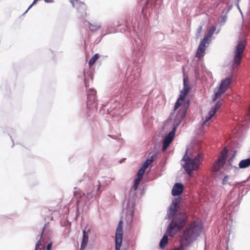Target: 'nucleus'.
Returning a JSON list of instances; mask_svg holds the SVG:
<instances>
[{"instance_id":"27","label":"nucleus","mask_w":250,"mask_h":250,"mask_svg":"<svg viewBox=\"0 0 250 250\" xmlns=\"http://www.w3.org/2000/svg\"><path fill=\"white\" fill-rule=\"evenodd\" d=\"M225 92V91L224 90L221 89L220 88H219L218 91L214 94L212 100L213 101H216L217 99V98L219 97L221 95V94L224 93Z\"/></svg>"},{"instance_id":"7","label":"nucleus","mask_w":250,"mask_h":250,"mask_svg":"<svg viewBox=\"0 0 250 250\" xmlns=\"http://www.w3.org/2000/svg\"><path fill=\"white\" fill-rule=\"evenodd\" d=\"M189 101L185 103L184 107L179 110L176 116L174 115V113H171L166 123H164V125L171 124L172 121H173L172 125H180L185 117L187 110L189 105Z\"/></svg>"},{"instance_id":"6","label":"nucleus","mask_w":250,"mask_h":250,"mask_svg":"<svg viewBox=\"0 0 250 250\" xmlns=\"http://www.w3.org/2000/svg\"><path fill=\"white\" fill-rule=\"evenodd\" d=\"M124 106V104H121L117 100H111L105 105L101 107L100 111L101 112L104 110V114L106 110L108 114L114 117H117L119 120L120 117L125 114V112L123 113Z\"/></svg>"},{"instance_id":"34","label":"nucleus","mask_w":250,"mask_h":250,"mask_svg":"<svg viewBox=\"0 0 250 250\" xmlns=\"http://www.w3.org/2000/svg\"><path fill=\"white\" fill-rule=\"evenodd\" d=\"M208 114V116L206 117V122L209 121L213 116H212L211 111L210 110H209Z\"/></svg>"},{"instance_id":"12","label":"nucleus","mask_w":250,"mask_h":250,"mask_svg":"<svg viewBox=\"0 0 250 250\" xmlns=\"http://www.w3.org/2000/svg\"><path fill=\"white\" fill-rule=\"evenodd\" d=\"M123 222L120 220L119 223L116 229L115 241H116V248L115 250H120L123 241Z\"/></svg>"},{"instance_id":"23","label":"nucleus","mask_w":250,"mask_h":250,"mask_svg":"<svg viewBox=\"0 0 250 250\" xmlns=\"http://www.w3.org/2000/svg\"><path fill=\"white\" fill-rule=\"evenodd\" d=\"M88 23L89 24V29L91 32H96L101 27L100 24H92L89 21H88Z\"/></svg>"},{"instance_id":"24","label":"nucleus","mask_w":250,"mask_h":250,"mask_svg":"<svg viewBox=\"0 0 250 250\" xmlns=\"http://www.w3.org/2000/svg\"><path fill=\"white\" fill-rule=\"evenodd\" d=\"M222 103L220 101H217L216 103L215 104L213 107L211 108L210 110L211 111V115L213 116L217 110L221 106Z\"/></svg>"},{"instance_id":"26","label":"nucleus","mask_w":250,"mask_h":250,"mask_svg":"<svg viewBox=\"0 0 250 250\" xmlns=\"http://www.w3.org/2000/svg\"><path fill=\"white\" fill-rule=\"evenodd\" d=\"M142 179L136 177L135 178V180H134V185L132 186V188L134 189V190H136L139 187V185Z\"/></svg>"},{"instance_id":"14","label":"nucleus","mask_w":250,"mask_h":250,"mask_svg":"<svg viewBox=\"0 0 250 250\" xmlns=\"http://www.w3.org/2000/svg\"><path fill=\"white\" fill-rule=\"evenodd\" d=\"M70 1L72 6L76 8L82 16L86 15V6L84 2L79 0H70Z\"/></svg>"},{"instance_id":"13","label":"nucleus","mask_w":250,"mask_h":250,"mask_svg":"<svg viewBox=\"0 0 250 250\" xmlns=\"http://www.w3.org/2000/svg\"><path fill=\"white\" fill-rule=\"evenodd\" d=\"M177 130L176 126H175L172 128V130H171L168 134L166 135V137L164 139L163 142V146H162V151L165 152L169 146V145L172 142L174 136H175V132Z\"/></svg>"},{"instance_id":"4","label":"nucleus","mask_w":250,"mask_h":250,"mask_svg":"<svg viewBox=\"0 0 250 250\" xmlns=\"http://www.w3.org/2000/svg\"><path fill=\"white\" fill-rule=\"evenodd\" d=\"M125 26L127 31L137 34V37L134 39L135 45L133 50L134 54L137 57L142 56L145 52L146 46V41L142 28L140 29V27L135 23L131 25L128 22H126Z\"/></svg>"},{"instance_id":"38","label":"nucleus","mask_w":250,"mask_h":250,"mask_svg":"<svg viewBox=\"0 0 250 250\" xmlns=\"http://www.w3.org/2000/svg\"><path fill=\"white\" fill-rule=\"evenodd\" d=\"M46 2H52V0H44Z\"/></svg>"},{"instance_id":"5","label":"nucleus","mask_w":250,"mask_h":250,"mask_svg":"<svg viewBox=\"0 0 250 250\" xmlns=\"http://www.w3.org/2000/svg\"><path fill=\"white\" fill-rule=\"evenodd\" d=\"M187 152L183 158V160L185 162L184 167L189 176H192V171L197 170L202 164L203 154L198 153L193 158H191L187 155Z\"/></svg>"},{"instance_id":"35","label":"nucleus","mask_w":250,"mask_h":250,"mask_svg":"<svg viewBox=\"0 0 250 250\" xmlns=\"http://www.w3.org/2000/svg\"><path fill=\"white\" fill-rule=\"evenodd\" d=\"M202 30V26H199L197 29V33L198 34V36H199V35L200 34V33H201Z\"/></svg>"},{"instance_id":"32","label":"nucleus","mask_w":250,"mask_h":250,"mask_svg":"<svg viewBox=\"0 0 250 250\" xmlns=\"http://www.w3.org/2000/svg\"><path fill=\"white\" fill-rule=\"evenodd\" d=\"M94 196V191H91L87 193L86 196L88 199H90Z\"/></svg>"},{"instance_id":"2","label":"nucleus","mask_w":250,"mask_h":250,"mask_svg":"<svg viewBox=\"0 0 250 250\" xmlns=\"http://www.w3.org/2000/svg\"><path fill=\"white\" fill-rule=\"evenodd\" d=\"M187 216L184 213H180L172 219L169 224L166 234H165L160 243V247L164 249L168 243V236H175L186 225Z\"/></svg>"},{"instance_id":"20","label":"nucleus","mask_w":250,"mask_h":250,"mask_svg":"<svg viewBox=\"0 0 250 250\" xmlns=\"http://www.w3.org/2000/svg\"><path fill=\"white\" fill-rule=\"evenodd\" d=\"M88 241V233L85 230L83 231V236L81 244V250H84Z\"/></svg>"},{"instance_id":"11","label":"nucleus","mask_w":250,"mask_h":250,"mask_svg":"<svg viewBox=\"0 0 250 250\" xmlns=\"http://www.w3.org/2000/svg\"><path fill=\"white\" fill-rule=\"evenodd\" d=\"M227 155L228 150L225 148L221 151L218 159L213 163L212 167V171L218 172L224 167L226 163Z\"/></svg>"},{"instance_id":"39","label":"nucleus","mask_w":250,"mask_h":250,"mask_svg":"<svg viewBox=\"0 0 250 250\" xmlns=\"http://www.w3.org/2000/svg\"><path fill=\"white\" fill-rule=\"evenodd\" d=\"M231 6H230L229 7V9H231Z\"/></svg>"},{"instance_id":"10","label":"nucleus","mask_w":250,"mask_h":250,"mask_svg":"<svg viewBox=\"0 0 250 250\" xmlns=\"http://www.w3.org/2000/svg\"><path fill=\"white\" fill-rule=\"evenodd\" d=\"M246 45L245 41L239 40L236 46V50L234 51V56L233 60V63L239 65L241 63L242 58V54Z\"/></svg>"},{"instance_id":"18","label":"nucleus","mask_w":250,"mask_h":250,"mask_svg":"<svg viewBox=\"0 0 250 250\" xmlns=\"http://www.w3.org/2000/svg\"><path fill=\"white\" fill-rule=\"evenodd\" d=\"M216 27L214 26H212L208 31L207 34L205 36L204 38L202 39V40L205 41L207 42V44H209L210 39L211 38L212 35L214 34L215 31Z\"/></svg>"},{"instance_id":"9","label":"nucleus","mask_w":250,"mask_h":250,"mask_svg":"<svg viewBox=\"0 0 250 250\" xmlns=\"http://www.w3.org/2000/svg\"><path fill=\"white\" fill-rule=\"evenodd\" d=\"M183 85L184 88L182 90L180 91V94L179 97L175 103V105L174 106V110H176L179 107L181 104L180 101H184L185 100L187 94L190 90V87L189 84L188 77L187 75H184Z\"/></svg>"},{"instance_id":"30","label":"nucleus","mask_w":250,"mask_h":250,"mask_svg":"<svg viewBox=\"0 0 250 250\" xmlns=\"http://www.w3.org/2000/svg\"><path fill=\"white\" fill-rule=\"evenodd\" d=\"M145 171V169L141 168L137 173V177L142 179Z\"/></svg>"},{"instance_id":"1","label":"nucleus","mask_w":250,"mask_h":250,"mask_svg":"<svg viewBox=\"0 0 250 250\" xmlns=\"http://www.w3.org/2000/svg\"><path fill=\"white\" fill-rule=\"evenodd\" d=\"M141 72V68L138 65H130L126 71V86L125 87L122 88L121 94L123 95L124 98L127 100V102L132 100V97L134 94L132 91L138 87Z\"/></svg>"},{"instance_id":"15","label":"nucleus","mask_w":250,"mask_h":250,"mask_svg":"<svg viewBox=\"0 0 250 250\" xmlns=\"http://www.w3.org/2000/svg\"><path fill=\"white\" fill-rule=\"evenodd\" d=\"M179 203V201L177 199H175L172 201V204L170 205L169 209V216H173V215L176 214L178 212Z\"/></svg>"},{"instance_id":"25","label":"nucleus","mask_w":250,"mask_h":250,"mask_svg":"<svg viewBox=\"0 0 250 250\" xmlns=\"http://www.w3.org/2000/svg\"><path fill=\"white\" fill-rule=\"evenodd\" d=\"M153 161V158L151 156L149 159H147L146 160L144 163L141 168L146 170L148 167L152 163Z\"/></svg>"},{"instance_id":"33","label":"nucleus","mask_w":250,"mask_h":250,"mask_svg":"<svg viewBox=\"0 0 250 250\" xmlns=\"http://www.w3.org/2000/svg\"><path fill=\"white\" fill-rule=\"evenodd\" d=\"M229 176H226L224 177L223 180L222 184L223 185H226L228 183V181L229 180Z\"/></svg>"},{"instance_id":"28","label":"nucleus","mask_w":250,"mask_h":250,"mask_svg":"<svg viewBox=\"0 0 250 250\" xmlns=\"http://www.w3.org/2000/svg\"><path fill=\"white\" fill-rule=\"evenodd\" d=\"M100 55L99 54H95L89 60L88 64L89 66L92 65L96 62V61L99 58Z\"/></svg>"},{"instance_id":"29","label":"nucleus","mask_w":250,"mask_h":250,"mask_svg":"<svg viewBox=\"0 0 250 250\" xmlns=\"http://www.w3.org/2000/svg\"><path fill=\"white\" fill-rule=\"evenodd\" d=\"M83 75H84V84H85V86L86 87V88H87L88 86H89V84H88V83H87V77H90V74H89L88 73H87L85 72V71H83Z\"/></svg>"},{"instance_id":"3","label":"nucleus","mask_w":250,"mask_h":250,"mask_svg":"<svg viewBox=\"0 0 250 250\" xmlns=\"http://www.w3.org/2000/svg\"><path fill=\"white\" fill-rule=\"evenodd\" d=\"M202 229V226L200 222H192L186 228L180 237V246L172 250H184V246L188 245L193 242L200 234Z\"/></svg>"},{"instance_id":"37","label":"nucleus","mask_w":250,"mask_h":250,"mask_svg":"<svg viewBox=\"0 0 250 250\" xmlns=\"http://www.w3.org/2000/svg\"><path fill=\"white\" fill-rule=\"evenodd\" d=\"M51 247H52L51 243H49L47 246V250H50Z\"/></svg>"},{"instance_id":"19","label":"nucleus","mask_w":250,"mask_h":250,"mask_svg":"<svg viewBox=\"0 0 250 250\" xmlns=\"http://www.w3.org/2000/svg\"><path fill=\"white\" fill-rule=\"evenodd\" d=\"M231 78L230 77H228L224 80H223L221 82V84L219 86L221 89L224 90L226 91L229 86V85L231 82Z\"/></svg>"},{"instance_id":"16","label":"nucleus","mask_w":250,"mask_h":250,"mask_svg":"<svg viewBox=\"0 0 250 250\" xmlns=\"http://www.w3.org/2000/svg\"><path fill=\"white\" fill-rule=\"evenodd\" d=\"M184 187L181 183H176L173 186L172 189L171 193L173 196H179L181 195L184 191Z\"/></svg>"},{"instance_id":"21","label":"nucleus","mask_w":250,"mask_h":250,"mask_svg":"<svg viewBox=\"0 0 250 250\" xmlns=\"http://www.w3.org/2000/svg\"><path fill=\"white\" fill-rule=\"evenodd\" d=\"M121 24L122 23L120 21H118L116 24L109 25L107 29V33H115L117 31L116 28L121 26Z\"/></svg>"},{"instance_id":"17","label":"nucleus","mask_w":250,"mask_h":250,"mask_svg":"<svg viewBox=\"0 0 250 250\" xmlns=\"http://www.w3.org/2000/svg\"><path fill=\"white\" fill-rule=\"evenodd\" d=\"M206 43H207V42L203 40L201 41L196 54V56L197 58H200L204 56L206 48Z\"/></svg>"},{"instance_id":"8","label":"nucleus","mask_w":250,"mask_h":250,"mask_svg":"<svg viewBox=\"0 0 250 250\" xmlns=\"http://www.w3.org/2000/svg\"><path fill=\"white\" fill-rule=\"evenodd\" d=\"M96 91L93 89H89L87 90V107L88 111L87 112V117H89V120H94L95 117L92 116V113L95 109H97V103L96 100Z\"/></svg>"},{"instance_id":"36","label":"nucleus","mask_w":250,"mask_h":250,"mask_svg":"<svg viewBox=\"0 0 250 250\" xmlns=\"http://www.w3.org/2000/svg\"><path fill=\"white\" fill-rule=\"evenodd\" d=\"M239 0H236V1H235V4H236V6H237V7L238 9L239 10V11L241 13H242V12H241V10L240 8V6H239V4H238V2H239Z\"/></svg>"},{"instance_id":"22","label":"nucleus","mask_w":250,"mask_h":250,"mask_svg":"<svg viewBox=\"0 0 250 250\" xmlns=\"http://www.w3.org/2000/svg\"><path fill=\"white\" fill-rule=\"evenodd\" d=\"M250 166V158L241 160L239 164V167L241 168H245Z\"/></svg>"},{"instance_id":"31","label":"nucleus","mask_w":250,"mask_h":250,"mask_svg":"<svg viewBox=\"0 0 250 250\" xmlns=\"http://www.w3.org/2000/svg\"><path fill=\"white\" fill-rule=\"evenodd\" d=\"M43 229H44V228ZM43 231H44V229H43L42 232L41 234L40 239L39 241L38 242V243L36 244L35 250H41L40 247L42 245L41 239H42V234H43Z\"/></svg>"}]
</instances>
